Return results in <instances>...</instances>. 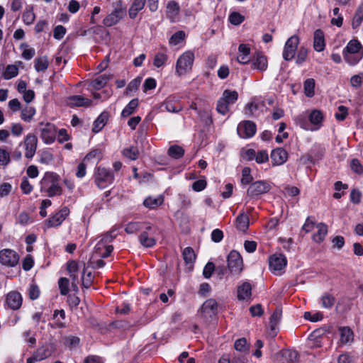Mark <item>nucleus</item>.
<instances>
[{
	"label": "nucleus",
	"mask_w": 363,
	"mask_h": 363,
	"mask_svg": "<svg viewBox=\"0 0 363 363\" xmlns=\"http://www.w3.org/2000/svg\"><path fill=\"white\" fill-rule=\"evenodd\" d=\"M40 188L42 193L49 197L60 196L62 194L60 177L52 172H47L40 181Z\"/></svg>",
	"instance_id": "nucleus-1"
},
{
	"label": "nucleus",
	"mask_w": 363,
	"mask_h": 363,
	"mask_svg": "<svg viewBox=\"0 0 363 363\" xmlns=\"http://www.w3.org/2000/svg\"><path fill=\"white\" fill-rule=\"evenodd\" d=\"M342 55L346 63L354 66L363 58V46L358 40L352 39L343 49Z\"/></svg>",
	"instance_id": "nucleus-2"
},
{
	"label": "nucleus",
	"mask_w": 363,
	"mask_h": 363,
	"mask_svg": "<svg viewBox=\"0 0 363 363\" xmlns=\"http://www.w3.org/2000/svg\"><path fill=\"white\" fill-rule=\"evenodd\" d=\"M94 179L96 185L104 189L113 184L114 175L111 169L99 166L95 169Z\"/></svg>",
	"instance_id": "nucleus-3"
},
{
	"label": "nucleus",
	"mask_w": 363,
	"mask_h": 363,
	"mask_svg": "<svg viewBox=\"0 0 363 363\" xmlns=\"http://www.w3.org/2000/svg\"><path fill=\"white\" fill-rule=\"evenodd\" d=\"M37 133L45 144L53 143L57 138V129L54 124L49 122H40L36 128Z\"/></svg>",
	"instance_id": "nucleus-4"
},
{
	"label": "nucleus",
	"mask_w": 363,
	"mask_h": 363,
	"mask_svg": "<svg viewBox=\"0 0 363 363\" xmlns=\"http://www.w3.org/2000/svg\"><path fill=\"white\" fill-rule=\"evenodd\" d=\"M238 99V94L235 90L226 89L217 102L216 111L225 115L229 111V106L235 104Z\"/></svg>",
	"instance_id": "nucleus-5"
},
{
	"label": "nucleus",
	"mask_w": 363,
	"mask_h": 363,
	"mask_svg": "<svg viewBox=\"0 0 363 363\" xmlns=\"http://www.w3.org/2000/svg\"><path fill=\"white\" fill-rule=\"evenodd\" d=\"M194 61V54L193 52L186 51L182 53L177 60L176 73L181 77L189 72L192 68Z\"/></svg>",
	"instance_id": "nucleus-6"
},
{
	"label": "nucleus",
	"mask_w": 363,
	"mask_h": 363,
	"mask_svg": "<svg viewBox=\"0 0 363 363\" xmlns=\"http://www.w3.org/2000/svg\"><path fill=\"white\" fill-rule=\"evenodd\" d=\"M112 6L113 11L103 20L104 25L107 27L117 24L125 15V9L123 5L122 1L118 0L113 2Z\"/></svg>",
	"instance_id": "nucleus-7"
},
{
	"label": "nucleus",
	"mask_w": 363,
	"mask_h": 363,
	"mask_svg": "<svg viewBox=\"0 0 363 363\" xmlns=\"http://www.w3.org/2000/svg\"><path fill=\"white\" fill-rule=\"evenodd\" d=\"M113 237L111 234H106L100 240L94 247L92 255V259L95 258H106L108 257L113 251V246L108 245V242H111Z\"/></svg>",
	"instance_id": "nucleus-8"
},
{
	"label": "nucleus",
	"mask_w": 363,
	"mask_h": 363,
	"mask_svg": "<svg viewBox=\"0 0 363 363\" xmlns=\"http://www.w3.org/2000/svg\"><path fill=\"white\" fill-rule=\"evenodd\" d=\"M139 236V242L145 247H152L156 245V234L158 229L148 223Z\"/></svg>",
	"instance_id": "nucleus-9"
},
{
	"label": "nucleus",
	"mask_w": 363,
	"mask_h": 363,
	"mask_svg": "<svg viewBox=\"0 0 363 363\" xmlns=\"http://www.w3.org/2000/svg\"><path fill=\"white\" fill-rule=\"evenodd\" d=\"M271 189L270 184L263 180L252 183L247 189L246 199H257Z\"/></svg>",
	"instance_id": "nucleus-10"
},
{
	"label": "nucleus",
	"mask_w": 363,
	"mask_h": 363,
	"mask_svg": "<svg viewBox=\"0 0 363 363\" xmlns=\"http://www.w3.org/2000/svg\"><path fill=\"white\" fill-rule=\"evenodd\" d=\"M218 312V303L213 298L206 300L201 306L199 313L203 322L208 323L213 319Z\"/></svg>",
	"instance_id": "nucleus-11"
},
{
	"label": "nucleus",
	"mask_w": 363,
	"mask_h": 363,
	"mask_svg": "<svg viewBox=\"0 0 363 363\" xmlns=\"http://www.w3.org/2000/svg\"><path fill=\"white\" fill-rule=\"evenodd\" d=\"M287 264V259L282 254H274L269 258L270 271L277 275H281Z\"/></svg>",
	"instance_id": "nucleus-12"
},
{
	"label": "nucleus",
	"mask_w": 363,
	"mask_h": 363,
	"mask_svg": "<svg viewBox=\"0 0 363 363\" xmlns=\"http://www.w3.org/2000/svg\"><path fill=\"white\" fill-rule=\"evenodd\" d=\"M228 267L231 274H239L243 269V261L240 254L232 250L228 256Z\"/></svg>",
	"instance_id": "nucleus-13"
},
{
	"label": "nucleus",
	"mask_w": 363,
	"mask_h": 363,
	"mask_svg": "<svg viewBox=\"0 0 363 363\" xmlns=\"http://www.w3.org/2000/svg\"><path fill=\"white\" fill-rule=\"evenodd\" d=\"M19 255L13 250L4 249L0 251V263L2 265L13 267L19 262Z\"/></svg>",
	"instance_id": "nucleus-14"
},
{
	"label": "nucleus",
	"mask_w": 363,
	"mask_h": 363,
	"mask_svg": "<svg viewBox=\"0 0 363 363\" xmlns=\"http://www.w3.org/2000/svg\"><path fill=\"white\" fill-rule=\"evenodd\" d=\"M299 42V38L296 35L291 36L286 40L282 53L285 60L289 61L294 57Z\"/></svg>",
	"instance_id": "nucleus-15"
},
{
	"label": "nucleus",
	"mask_w": 363,
	"mask_h": 363,
	"mask_svg": "<svg viewBox=\"0 0 363 363\" xmlns=\"http://www.w3.org/2000/svg\"><path fill=\"white\" fill-rule=\"evenodd\" d=\"M23 303L21 294L16 291H11L6 295L4 307L13 311L19 309Z\"/></svg>",
	"instance_id": "nucleus-16"
},
{
	"label": "nucleus",
	"mask_w": 363,
	"mask_h": 363,
	"mask_svg": "<svg viewBox=\"0 0 363 363\" xmlns=\"http://www.w3.org/2000/svg\"><path fill=\"white\" fill-rule=\"evenodd\" d=\"M237 133L241 138H250L256 133V125L250 121H242L237 127Z\"/></svg>",
	"instance_id": "nucleus-17"
},
{
	"label": "nucleus",
	"mask_w": 363,
	"mask_h": 363,
	"mask_svg": "<svg viewBox=\"0 0 363 363\" xmlns=\"http://www.w3.org/2000/svg\"><path fill=\"white\" fill-rule=\"evenodd\" d=\"M69 214V208L67 207H63L52 217L45 220L46 227L49 228L60 225Z\"/></svg>",
	"instance_id": "nucleus-18"
},
{
	"label": "nucleus",
	"mask_w": 363,
	"mask_h": 363,
	"mask_svg": "<svg viewBox=\"0 0 363 363\" xmlns=\"http://www.w3.org/2000/svg\"><path fill=\"white\" fill-rule=\"evenodd\" d=\"M25 157L31 159L37 150L38 138L35 135L29 133L24 138Z\"/></svg>",
	"instance_id": "nucleus-19"
},
{
	"label": "nucleus",
	"mask_w": 363,
	"mask_h": 363,
	"mask_svg": "<svg viewBox=\"0 0 363 363\" xmlns=\"http://www.w3.org/2000/svg\"><path fill=\"white\" fill-rule=\"evenodd\" d=\"M325 118L324 113L318 109H313L308 113V121L311 131H317L323 126V122Z\"/></svg>",
	"instance_id": "nucleus-20"
},
{
	"label": "nucleus",
	"mask_w": 363,
	"mask_h": 363,
	"mask_svg": "<svg viewBox=\"0 0 363 363\" xmlns=\"http://www.w3.org/2000/svg\"><path fill=\"white\" fill-rule=\"evenodd\" d=\"M251 67L253 69L263 72L267 70L268 67V60L267 57L260 52H255L250 60Z\"/></svg>",
	"instance_id": "nucleus-21"
},
{
	"label": "nucleus",
	"mask_w": 363,
	"mask_h": 363,
	"mask_svg": "<svg viewBox=\"0 0 363 363\" xmlns=\"http://www.w3.org/2000/svg\"><path fill=\"white\" fill-rule=\"evenodd\" d=\"M270 158L273 166H279L287 161L288 152L284 148L277 147L272 151Z\"/></svg>",
	"instance_id": "nucleus-22"
},
{
	"label": "nucleus",
	"mask_w": 363,
	"mask_h": 363,
	"mask_svg": "<svg viewBox=\"0 0 363 363\" xmlns=\"http://www.w3.org/2000/svg\"><path fill=\"white\" fill-rule=\"evenodd\" d=\"M67 271L71 277L72 282V286L74 291H78L77 284H78V271H79V264L77 262L74 260H72L67 262Z\"/></svg>",
	"instance_id": "nucleus-23"
},
{
	"label": "nucleus",
	"mask_w": 363,
	"mask_h": 363,
	"mask_svg": "<svg viewBox=\"0 0 363 363\" xmlns=\"http://www.w3.org/2000/svg\"><path fill=\"white\" fill-rule=\"evenodd\" d=\"M71 107H89L91 105V100L80 95L71 96L67 101Z\"/></svg>",
	"instance_id": "nucleus-24"
},
{
	"label": "nucleus",
	"mask_w": 363,
	"mask_h": 363,
	"mask_svg": "<svg viewBox=\"0 0 363 363\" xmlns=\"http://www.w3.org/2000/svg\"><path fill=\"white\" fill-rule=\"evenodd\" d=\"M250 47L247 44L242 43L238 47V54L237 56V60L240 64H247L250 62Z\"/></svg>",
	"instance_id": "nucleus-25"
},
{
	"label": "nucleus",
	"mask_w": 363,
	"mask_h": 363,
	"mask_svg": "<svg viewBox=\"0 0 363 363\" xmlns=\"http://www.w3.org/2000/svg\"><path fill=\"white\" fill-rule=\"evenodd\" d=\"M325 48V35L322 30L317 29L313 33V48L316 52H322Z\"/></svg>",
	"instance_id": "nucleus-26"
},
{
	"label": "nucleus",
	"mask_w": 363,
	"mask_h": 363,
	"mask_svg": "<svg viewBox=\"0 0 363 363\" xmlns=\"http://www.w3.org/2000/svg\"><path fill=\"white\" fill-rule=\"evenodd\" d=\"M19 72L18 67L16 64L15 65H8L6 67L0 65V73L1 77L5 80L11 79L18 76Z\"/></svg>",
	"instance_id": "nucleus-27"
},
{
	"label": "nucleus",
	"mask_w": 363,
	"mask_h": 363,
	"mask_svg": "<svg viewBox=\"0 0 363 363\" xmlns=\"http://www.w3.org/2000/svg\"><path fill=\"white\" fill-rule=\"evenodd\" d=\"M53 347L50 344H45L38 347L35 352V359L42 361L50 357L53 352Z\"/></svg>",
	"instance_id": "nucleus-28"
},
{
	"label": "nucleus",
	"mask_w": 363,
	"mask_h": 363,
	"mask_svg": "<svg viewBox=\"0 0 363 363\" xmlns=\"http://www.w3.org/2000/svg\"><path fill=\"white\" fill-rule=\"evenodd\" d=\"M315 230L313 240L317 243H320L324 240L328 233V226L323 223H319L315 225Z\"/></svg>",
	"instance_id": "nucleus-29"
},
{
	"label": "nucleus",
	"mask_w": 363,
	"mask_h": 363,
	"mask_svg": "<svg viewBox=\"0 0 363 363\" xmlns=\"http://www.w3.org/2000/svg\"><path fill=\"white\" fill-rule=\"evenodd\" d=\"M167 16L172 22H175L178 18L180 11L179 5L175 1H169L167 4Z\"/></svg>",
	"instance_id": "nucleus-30"
},
{
	"label": "nucleus",
	"mask_w": 363,
	"mask_h": 363,
	"mask_svg": "<svg viewBox=\"0 0 363 363\" xmlns=\"http://www.w3.org/2000/svg\"><path fill=\"white\" fill-rule=\"evenodd\" d=\"M252 295L251 284L247 282H243L238 287V298L239 300H247Z\"/></svg>",
	"instance_id": "nucleus-31"
},
{
	"label": "nucleus",
	"mask_w": 363,
	"mask_h": 363,
	"mask_svg": "<svg viewBox=\"0 0 363 363\" xmlns=\"http://www.w3.org/2000/svg\"><path fill=\"white\" fill-rule=\"evenodd\" d=\"M109 79V77L105 74L99 75L89 82V88L95 90L101 89L106 86Z\"/></svg>",
	"instance_id": "nucleus-32"
},
{
	"label": "nucleus",
	"mask_w": 363,
	"mask_h": 363,
	"mask_svg": "<svg viewBox=\"0 0 363 363\" xmlns=\"http://www.w3.org/2000/svg\"><path fill=\"white\" fill-rule=\"evenodd\" d=\"M177 101L175 96L167 97L162 104V107H164L165 111L172 113H178L182 111V106H176L175 102Z\"/></svg>",
	"instance_id": "nucleus-33"
},
{
	"label": "nucleus",
	"mask_w": 363,
	"mask_h": 363,
	"mask_svg": "<svg viewBox=\"0 0 363 363\" xmlns=\"http://www.w3.org/2000/svg\"><path fill=\"white\" fill-rule=\"evenodd\" d=\"M339 332L342 344L345 345L353 342L354 334L349 327H340L339 328Z\"/></svg>",
	"instance_id": "nucleus-34"
},
{
	"label": "nucleus",
	"mask_w": 363,
	"mask_h": 363,
	"mask_svg": "<svg viewBox=\"0 0 363 363\" xmlns=\"http://www.w3.org/2000/svg\"><path fill=\"white\" fill-rule=\"evenodd\" d=\"M108 118L107 112L101 113L94 122L92 130L94 133H99L105 126Z\"/></svg>",
	"instance_id": "nucleus-35"
},
{
	"label": "nucleus",
	"mask_w": 363,
	"mask_h": 363,
	"mask_svg": "<svg viewBox=\"0 0 363 363\" xmlns=\"http://www.w3.org/2000/svg\"><path fill=\"white\" fill-rule=\"evenodd\" d=\"M163 201L164 198L161 195H159L156 197L148 196L144 200L143 205L147 208L154 209L160 206L163 203Z\"/></svg>",
	"instance_id": "nucleus-36"
},
{
	"label": "nucleus",
	"mask_w": 363,
	"mask_h": 363,
	"mask_svg": "<svg viewBox=\"0 0 363 363\" xmlns=\"http://www.w3.org/2000/svg\"><path fill=\"white\" fill-rule=\"evenodd\" d=\"M308 119V113L303 112L294 118L295 123L303 130L311 131L309 126L310 121Z\"/></svg>",
	"instance_id": "nucleus-37"
},
{
	"label": "nucleus",
	"mask_w": 363,
	"mask_h": 363,
	"mask_svg": "<svg viewBox=\"0 0 363 363\" xmlns=\"http://www.w3.org/2000/svg\"><path fill=\"white\" fill-rule=\"evenodd\" d=\"M147 222L131 221L128 223L125 226V231L128 234H133L140 230H143L147 224Z\"/></svg>",
	"instance_id": "nucleus-38"
},
{
	"label": "nucleus",
	"mask_w": 363,
	"mask_h": 363,
	"mask_svg": "<svg viewBox=\"0 0 363 363\" xmlns=\"http://www.w3.org/2000/svg\"><path fill=\"white\" fill-rule=\"evenodd\" d=\"M363 21V3L360 4L357 8L354 15L352 20V28H358Z\"/></svg>",
	"instance_id": "nucleus-39"
},
{
	"label": "nucleus",
	"mask_w": 363,
	"mask_h": 363,
	"mask_svg": "<svg viewBox=\"0 0 363 363\" xmlns=\"http://www.w3.org/2000/svg\"><path fill=\"white\" fill-rule=\"evenodd\" d=\"M250 225V219L249 216L246 213H240L236 218V227L237 228L242 231L245 232L249 227Z\"/></svg>",
	"instance_id": "nucleus-40"
},
{
	"label": "nucleus",
	"mask_w": 363,
	"mask_h": 363,
	"mask_svg": "<svg viewBox=\"0 0 363 363\" xmlns=\"http://www.w3.org/2000/svg\"><path fill=\"white\" fill-rule=\"evenodd\" d=\"M146 0H134L129 9L128 14L130 18H135L139 11L143 9Z\"/></svg>",
	"instance_id": "nucleus-41"
},
{
	"label": "nucleus",
	"mask_w": 363,
	"mask_h": 363,
	"mask_svg": "<svg viewBox=\"0 0 363 363\" xmlns=\"http://www.w3.org/2000/svg\"><path fill=\"white\" fill-rule=\"evenodd\" d=\"M168 60V55L167 50L164 49L162 51L158 52L154 57L153 65L155 67L160 68L165 65Z\"/></svg>",
	"instance_id": "nucleus-42"
},
{
	"label": "nucleus",
	"mask_w": 363,
	"mask_h": 363,
	"mask_svg": "<svg viewBox=\"0 0 363 363\" xmlns=\"http://www.w3.org/2000/svg\"><path fill=\"white\" fill-rule=\"evenodd\" d=\"M281 318V311L279 308H277L274 311L272 315H271L270 321H269L270 329H271L272 335H276L277 326L279 324V323L280 322Z\"/></svg>",
	"instance_id": "nucleus-43"
},
{
	"label": "nucleus",
	"mask_w": 363,
	"mask_h": 363,
	"mask_svg": "<svg viewBox=\"0 0 363 363\" xmlns=\"http://www.w3.org/2000/svg\"><path fill=\"white\" fill-rule=\"evenodd\" d=\"M35 108L31 106H26L22 108L21 112V118L27 123H30L35 115Z\"/></svg>",
	"instance_id": "nucleus-44"
},
{
	"label": "nucleus",
	"mask_w": 363,
	"mask_h": 363,
	"mask_svg": "<svg viewBox=\"0 0 363 363\" xmlns=\"http://www.w3.org/2000/svg\"><path fill=\"white\" fill-rule=\"evenodd\" d=\"M138 99H132L123 109L121 112V117L127 118L133 114L138 106Z\"/></svg>",
	"instance_id": "nucleus-45"
},
{
	"label": "nucleus",
	"mask_w": 363,
	"mask_h": 363,
	"mask_svg": "<svg viewBox=\"0 0 363 363\" xmlns=\"http://www.w3.org/2000/svg\"><path fill=\"white\" fill-rule=\"evenodd\" d=\"M200 120L206 125H211L213 123L211 118V108L209 107H205L202 110L198 111L197 113Z\"/></svg>",
	"instance_id": "nucleus-46"
},
{
	"label": "nucleus",
	"mask_w": 363,
	"mask_h": 363,
	"mask_svg": "<svg viewBox=\"0 0 363 363\" xmlns=\"http://www.w3.org/2000/svg\"><path fill=\"white\" fill-rule=\"evenodd\" d=\"M23 21L26 25H31L35 20L33 6H28L23 13Z\"/></svg>",
	"instance_id": "nucleus-47"
},
{
	"label": "nucleus",
	"mask_w": 363,
	"mask_h": 363,
	"mask_svg": "<svg viewBox=\"0 0 363 363\" xmlns=\"http://www.w3.org/2000/svg\"><path fill=\"white\" fill-rule=\"evenodd\" d=\"M49 61L47 57H38L34 61V67L37 72H43L48 69Z\"/></svg>",
	"instance_id": "nucleus-48"
},
{
	"label": "nucleus",
	"mask_w": 363,
	"mask_h": 363,
	"mask_svg": "<svg viewBox=\"0 0 363 363\" xmlns=\"http://www.w3.org/2000/svg\"><path fill=\"white\" fill-rule=\"evenodd\" d=\"M315 80L312 78L307 79L303 83L304 94L308 97H312L315 94Z\"/></svg>",
	"instance_id": "nucleus-49"
},
{
	"label": "nucleus",
	"mask_w": 363,
	"mask_h": 363,
	"mask_svg": "<svg viewBox=\"0 0 363 363\" xmlns=\"http://www.w3.org/2000/svg\"><path fill=\"white\" fill-rule=\"evenodd\" d=\"M20 48L23 50L21 55L22 57L26 60H31L35 54V49L29 47L26 43H22Z\"/></svg>",
	"instance_id": "nucleus-50"
},
{
	"label": "nucleus",
	"mask_w": 363,
	"mask_h": 363,
	"mask_svg": "<svg viewBox=\"0 0 363 363\" xmlns=\"http://www.w3.org/2000/svg\"><path fill=\"white\" fill-rule=\"evenodd\" d=\"M11 162V154L6 147H0V166L6 167Z\"/></svg>",
	"instance_id": "nucleus-51"
},
{
	"label": "nucleus",
	"mask_w": 363,
	"mask_h": 363,
	"mask_svg": "<svg viewBox=\"0 0 363 363\" xmlns=\"http://www.w3.org/2000/svg\"><path fill=\"white\" fill-rule=\"evenodd\" d=\"M182 257L186 264H192L196 259V255L194 250L187 247L182 251Z\"/></svg>",
	"instance_id": "nucleus-52"
},
{
	"label": "nucleus",
	"mask_w": 363,
	"mask_h": 363,
	"mask_svg": "<svg viewBox=\"0 0 363 363\" xmlns=\"http://www.w3.org/2000/svg\"><path fill=\"white\" fill-rule=\"evenodd\" d=\"M168 153L172 157L179 159L184 155V150L180 146L172 145L169 148Z\"/></svg>",
	"instance_id": "nucleus-53"
},
{
	"label": "nucleus",
	"mask_w": 363,
	"mask_h": 363,
	"mask_svg": "<svg viewBox=\"0 0 363 363\" xmlns=\"http://www.w3.org/2000/svg\"><path fill=\"white\" fill-rule=\"evenodd\" d=\"M186 35L183 30L176 32L169 38V43L172 45H177L185 39Z\"/></svg>",
	"instance_id": "nucleus-54"
},
{
	"label": "nucleus",
	"mask_w": 363,
	"mask_h": 363,
	"mask_svg": "<svg viewBox=\"0 0 363 363\" xmlns=\"http://www.w3.org/2000/svg\"><path fill=\"white\" fill-rule=\"evenodd\" d=\"M321 304L323 308H331L335 302L334 297L328 293L324 294L320 298Z\"/></svg>",
	"instance_id": "nucleus-55"
},
{
	"label": "nucleus",
	"mask_w": 363,
	"mask_h": 363,
	"mask_svg": "<svg viewBox=\"0 0 363 363\" xmlns=\"http://www.w3.org/2000/svg\"><path fill=\"white\" fill-rule=\"evenodd\" d=\"M123 154L125 157L131 160H135L138 158L139 152L137 147H130L124 149L123 151Z\"/></svg>",
	"instance_id": "nucleus-56"
},
{
	"label": "nucleus",
	"mask_w": 363,
	"mask_h": 363,
	"mask_svg": "<svg viewBox=\"0 0 363 363\" xmlns=\"http://www.w3.org/2000/svg\"><path fill=\"white\" fill-rule=\"evenodd\" d=\"M80 340L78 337L70 335L65 338V345L70 350L76 348L79 344Z\"/></svg>",
	"instance_id": "nucleus-57"
},
{
	"label": "nucleus",
	"mask_w": 363,
	"mask_h": 363,
	"mask_svg": "<svg viewBox=\"0 0 363 363\" xmlns=\"http://www.w3.org/2000/svg\"><path fill=\"white\" fill-rule=\"evenodd\" d=\"M20 188L24 194H29L33 190V185L30 183L28 178L24 177L22 178Z\"/></svg>",
	"instance_id": "nucleus-58"
},
{
	"label": "nucleus",
	"mask_w": 363,
	"mask_h": 363,
	"mask_svg": "<svg viewBox=\"0 0 363 363\" xmlns=\"http://www.w3.org/2000/svg\"><path fill=\"white\" fill-rule=\"evenodd\" d=\"M245 20V17L238 12H232L229 16V21L231 24L238 26Z\"/></svg>",
	"instance_id": "nucleus-59"
},
{
	"label": "nucleus",
	"mask_w": 363,
	"mask_h": 363,
	"mask_svg": "<svg viewBox=\"0 0 363 363\" xmlns=\"http://www.w3.org/2000/svg\"><path fill=\"white\" fill-rule=\"evenodd\" d=\"M69 279L62 277L58 281V285L62 295H67L69 292Z\"/></svg>",
	"instance_id": "nucleus-60"
},
{
	"label": "nucleus",
	"mask_w": 363,
	"mask_h": 363,
	"mask_svg": "<svg viewBox=\"0 0 363 363\" xmlns=\"http://www.w3.org/2000/svg\"><path fill=\"white\" fill-rule=\"evenodd\" d=\"M234 347L237 351L242 352L247 351L249 348L247 340L244 337L237 340L235 342Z\"/></svg>",
	"instance_id": "nucleus-61"
},
{
	"label": "nucleus",
	"mask_w": 363,
	"mask_h": 363,
	"mask_svg": "<svg viewBox=\"0 0 363 363\" xmlns=\"http://www.w3.org/2000/svg\"><path fill=\"white\" fill-rule=\"evenodd\" d=\"M348 114V109L344 106H340L337 108V111L335 114V117L337 121H344Z\"/></svg>",
	"instance_id": "nucleus-62"
},
{
	"label": "nucleus",
	"mask_w": 363,
	"mask_h": 363,
	"mask_svg": "<svg viewBox=\"0 0 363 363\" xmlns=\"http://www.w3.org/2000/svg\"><path fill=\"white\" fill-rule=\"evenodd\" d=\"M351 169L357 174L363 173V166L357 159H352L350 162Z\"/></svg>",
	"instance_id": "nucleus-63"
},
{
	"label": "nucleus",
	"mask_w": 363,
	"mask_h": 363,
	"mask_svg": "<svg viewBox=\"0 0 363 363\" xmlns=\"http://www.w3.org/2000/svg\"><path fill=\"white\" fill-rule=\"evenodd\" d=\"M353 360L354 356L347 352L341 354L337 358L338 363H352Z\"/></svg>",
	"instance_id": "nucleus-64"
}]
</instances>
